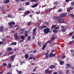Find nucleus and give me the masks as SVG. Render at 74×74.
Wrapping results in <instances>:
<instances>
[{"mask_svg": "<svg viewBox=\"0 0 74 74\" xmlns=\"http://www.w3.org/2000/svg\"><path fill=\"white\" fill-rule=\"evenodd\" d=\"M9 26H10V29L11 28H12L13 27V26L12 25H15V23H14V21H12L11 22H9L8 23Z\"/></svg>", "mask_w": 74, "mask_h": 74, "instance_id": "f257e3e1", "label": "nucleus"}, {"mask_svg": "<svg viewBox=\"0 0 74 74\" xmlns=\"http://www.w3.org/2000/svg\"><path fill=\"white\" fill-rule=\"evenodd\" d=\"M50 29L48 28H47L44 29V32L45 34H48L49 32Z\"/></svg>", "mask_w": 74, "mask_h": 74, "instance_id": "f03ea898", "label": "nucleus"}, {"mask_svg": "<svg viewBox=\"0 0 74 74\" xmlns=\"http://www.w3.org/2000/svg\"><path fill=\"white\" fill-rule=\"evenodd\" d=\"M20 38L22 40L20 41H19L20 42H22L24 40H25V37L23 35H22L21 36H20Z\"/></svg>", "mask_w": 74, "mask_h": 74, "instance_id": "7ed1b4c3", "label": "nucleus"}, {"mask_svg": "<svg viewBox=\"0 0 74 74\" xmlns=\"http://www.w3.org/2000/svg\"><path fill=\"white\" fill-rule=\"evenodd\" d=\"M14 36L16 40H19V37L18 36L17 33H15L14 34Z\"/></svg>", "mask_w": 74, "mask_h": 74, "instance_id": "20e7f679", "label": "nucleus"}, {"mask_svg": "<svg viewBox=\"0 0 74 74\" xmlns=\"http://www.w3.org/2000/svg\"><path fill=\"white\" fill-rule=\"evenodd\" d=\"M16 56L15 55H12L10 56V60L11 62H13L14 60V59L15 58Z\"/></svg>", "mask_w": 74, "mask_h": 74, "instance_id": "39448f33", "label": "nucleus"}, {"mask_svg": "<svg viewBox=\"0 0 74 74\" xmlns=\"http://www.w3.org/2000/svg\"><path fill=\"white\" fill-rule=\"evenodd\" d=\"M45 73L46 74H47V73H48V74H51L52 73V71L48 70V69H46L45 70Z\"/></svg>", "mask_w": 74, "mask_h": 74, "instance_id": "423d86ee", "label": "nucleus"}, {"mask_svg": "<svg viewBox=\"0 0 74 74\" xmlns=\"http://www.w3.org/2000/svg\"><path fill=\"white\" fill-rule=\"evenodd\" d=\"M61 28H62L61 29V32H66V29L64 28V27L63 26H61Z\"/></svg>", "mask_w": 74, "mask_h": 74, "instance_id": "0eeeda50", "label": "nucleus"}, {"mask_svg": "<svg viewBox=\"0 0 74 74\" xmlns=\"http://www.w3.org/2000/svg\"><path fill=\"white\" fill-rule=\"evenodd\" d=\"M65 16H66V14L64 13H63L60 15V17H61V18H63V17H65Z\"/></svg>", "mask_w": 74, "mask_h": 74, "instance_id": "6e6552de", "label": "nucleus"}, {"mask_svg": "<svg viewBox=\"0 0 74 74\" xmlns=\"http://www.w3.org/2000/svg\"><path fill=\"white\" fill-rule=\"evenodd\" d=\"M45 28H47V26L45 25H44L43 26H40L39 27V29L40 30H42L43 29H45Z\"/></svg>", "mask_w": 74, "mask_h": 74, "instance_id": "1a4fd4ad", "label": "nucleus"}, {"mask_svg": "<svg viewBox=\"0 0 74 74\" xmlns=\"http://www.w3.org/2000/svg\"><path fill=\"white\" fill-rule=\"evenodd\" d=\"M47 46V44L45 43L43 45L42 47V50H44L45 49L46 47Z\"/></svg>", "mask_w": 74, "mask_h": 74, "instance_id": "9d476101", "label": "nucleus"}, {"mask_svg": "<svg viewBox=\"0 0 74 74\" xmlns=\"http://www.w3.org/2000/svg\"><path fill=\"white\" fill-rule=\"evenodd\" d=\"M58 22L59 23H64V20L63 19H59L58 20Z\"/></svg>", "mask_w": 74, "mask_h": 74, "instance_id": "9b49d317", "label": "nucleus"}, {"mask_svg": "<svg viewBox=\"0 0 74 74\" xmlns=\"http://www.w3.org/2000/svg\"><path fill=\"white\" fill-rule=\"evenodd\" d=\"M25 32V29H21L19 30V33L20 34H23Z\"/></svg>", "mask_w": 74, "mask_h": 74, "instance_id": "f8f14e48", "label": "nucleus"}, {"mask_svg": "<svg viewBox=\"0 0 74 74\" xmlns=\"http://www.w3.org/2000/svg\"><path fill=\"white\" fill-rule=\"evenodd\" d=\"M50 58H52V57H55V54H53L52 53H50L49 56Z\"/></svg>", "mask_w": 74, "mask_h": 74, "instance_id": "ddd939ff", "label": "nucleus"}, {"mask_svg": "<svg viewBox=\"0 0 74 74\" xmlns=\"http://www.w3.org/2000/svg\"><path fill=\"white\" fill-rule=\"evenodd\" d=\"M73 9V7L71 6L69 7L68 9H67V11L68 12H70V10H72Z\"/></svg>", "mask_w": 74, "mask_h": 74, "instance_id": "4468645a", "label": "nucleus"}, {"mask_svg": "<svg viewBox=\"0 0 74 74\" xmlns=\"http://www.w3.org/2000/svg\"><path fill=\"white\" fill-rule=\"evenodd\" d=\"M53 19H56V20H58V19H60V17L59 16H54L53 17Z\"/></svg>", "mask_w": 74, "mask_h": 74, "instance_id": "2eb2a0df", "label": "nucleus"}, {"mask_svg": "<svg viewBox=\"0 0 74 74\" xmlns=\"http://www.w3.org/2000/svg\"><path fill=\"white\" fill-rule=\"evenodd\" d=\"M55 65H51L50 66L49 68L50 69H54V68H55Z\"/></svg>", "mask_w": 74, "mask_h": 74, "instance_id": "dca6fc26", "label": "nucleus"}, {"mask_svg": "<svg viewBox=\"0 0 74 74\" xmlns=\"http://www.w3.org/2000/svg\"><path fill=\"white\" fill-rule=\"evenodd\" d=\"M3 28H4V27L3 25H1L0 27V31L1 32H3Z\"/></svg>", "mask_w": 74, "mask_h": 74, "instance_id": "f3484780", "label": "nucleus"}, {"mask_svg": "<svg viewBox=\"0 0 74 74\" xmlns=\"http://www.w3.org/2000/svg\"><path fill=\"white\" fill-rule=\"evenodd\" d=\"M34 57L33 56H29V58H28V60H31L32 59H33V58H34Z\"/></svg>", "mask_w": 74, "mask_h": 74, "instance_id": "a211bd4d", "label": "nucleus"}, {"mask_svg": "<svg viewBox=\"0 0 74 74\" xmlns=\"http://www.w3.org/2000/svg\"><path fill=\"white\" fill-rule=\"evenodd\" d=\"M38 6V4L36 3L32 6V8H35Z\"/></svg>", "mask_w": 74, "mask_h": 74, "instance_id": "6ab92c4d", "label": "nucleus"}, {"mask_svg": "<svg viewBox=\"0 0 74 74\" xmlns=\"http://www.w3.org/2000/svg\"><path fill=\"white\" fill-rule=\"evenodd\" d=\"M7 51H12V49L10 47L8 48L7 49Z\"/></svg>", "mask_w": 74, "mask_h": 74, "instance_id": "aec40b11", "label": "nucleus"}, {"mask_svg": "<svg viewBox=\"0 0 74 74\" xmlns=\"http://www.w3.org/2000/svg\"><path fill=\"white\" fill-rule=\"evenodd\" d=\"M30 11L27 10L24 12V14H29V13H30Z\"/></svg>", "mask_w": 74, "mask_h": 74, "instance_id": "412c9836", "label": "nucleus"}, {"mask_svg": "<svg viewBox=\"0 0 74 74\" xmlns=\"http://www.w3.org/2000/svg\"><path fill=\"white\" fill-rule=\"evenodd\" d=\"M24 10H25V8L24 7H23V8H19L18 10V11H24Z\"/></svg>", "mask_w": 74, "mask_h": 74, "instance_id": "4be33fe9", "label": "nucleus"}, {"mask_svg": "<svg viewBox=\"0 0 74 74\" xmlns=\"http://www.w3.org/2000/svg\"><path fill=\"white\" fill-rule=\"evenodd\" d=\"M49 53H46V54L45 58L46 59H48V58H49Z\"/></svg>", "mask_w": 74, "mask_h": 74, "instance_id": "5701e85b", "label": "nucleus"}, {"mask_svg": "<svg viewBox=\"0 0 74 74\" xmlns=\"http://www.w3.org/2000/svg\"><path fill=\"white\" fill-rule=\"evenodd\" d=\"M25 59H27L29 58V55L28 54L26 53L25 54Z\"/></svg>", "mask_w": 74, "mask_h": 74, "instance_id": "b1692460", "label": "nucleus"}, {"mask_svg": "<svg viewBox=\"0 0 74 74\" xmlns=\"http://www.w3.org/2000/svg\"><path fill=\"white\" fill-rule=\"evenodd\" d=\"M12 65H11V64L9 63L8 64V65L7 68L8 69L9 68H10L11 67H12Z\"/></svg>", "mask_w": 74, "mask_h": 74, "instance_id": "393cba45", "label": "nucleus"}, {"mask_svg": "<svg viewBox=\"0 0 74 74\" xmlns=\"http://www.w3.org/2000/svg\"><path fill=\"white\" fill-rule=\"evenodd\" d=\"M64 63V61H60V65H63Z\"/></svg>", "mask_w": 74, "mask_h": 74, "instance_id": "a878e982", "label": "nucleus"}, {"mask_svg": "<svg viewBox=\"0 0 74 74\" xmlns=\"http://www.w3.org/2000/svg\"><path fill=\"white\" fill-rule=\"evenodd\" d=\"M66 66L67 67H68V68H70V64H66Z\"/></svg>", "mask_w": 74, "mask_h": 74, "instance_id": "bb28decb", "label": "nucleus"}, {"mask_svg": "<svg viewBox=\"0 0 74 74\" xmlns=\"http://www.w3.org/2000/svg\"><path fill=\"white\" fill-rule=\"evenodd\" d=\"M55 40V37H53V36L51 38V40L52 41H54Z\"/></svg>", "mask_w": 74, "mask_h": 74, "instance_id": "cd10ccee", "label": "nucleus"}, {"mask_svg": "<svg viewBox=\"0 0 74 74\" xmlns=\"http://www.w3.org/2000/svg\"><path fill=\"white\" fill-rule=\"evenodd\" d=\"M73 32H71L69 34V37H71V36H72L73 35Z\"/></svg>", "mask_w": 74, "mask_h": 74, "instance_id": "c85d7f7f", "label": "nucleus"}, {"mask_svg": "<svg viewBox=\"0 0 74 74\" xmlns=\"http://www.w3.org/2000/svg\"><path fill=\"white\" fill-rule=\"evenodd\" d=\"M9 2H10L9 0H6L5 1H4V3L5 4H7L9 3Z\"/></svg>", "mask_w": 74, "mask_h": 74, "instance_id": "c756f323", "label": "nucleus"}, {"mask_svg": "<svg viewBox=\"0 0 74 74\" xmlns=\"http://www.w3.org/2000/svg\"><path fill=\"white\" fill-rule=\"evenodd\" d=\"M16 71H17V72L18 74H21L22 73V71H18V70H16Z\"/></svg>", "mask_w": 74, "mask_h": 74, "instance_id": "7c9ffc66", "label": "nucleus"}, {"mask_svg": "<svg viewBox=\"0 0 74 74\" xmlns=\"http://www.w3.org/2000/svg\"><path fill=\"white\" fill-rule=\"evenodd\" d=\"M46 44H48V43H49V44H52V42H51V41H49V40H48V41H47V42H46Z\"/></svg>", "mask_w": 74, "mask_h": 74, "instance_id": "2f4dec72", "label": "nucleus"}, {"mask_svg": "<svg viewBox=\"0 0 74 74\" xmlns=\"http://www.w3.org/2000/svg\"><path fill=\"white\" fill-rule=\"evenodd\" d=\"M38 45H40V47H41V42L40 41H38Z\"/></svg>", "mask_w": 74, "mask_h": 74, "instance_id": "473e14b6", "label": "nucleus"}, {"mask_svg": "<svg viewBox=\"0 0 74 74\" xmlns=\"http://www.w3.org/2000/svg\"><path fill=\"white\" fill-rule=\"evenodd\" d=\"M32 24V22L30 21L28 23L27 26H29Z\"/></svg>", "mask_w": 74, "mask_h": 74, "instance_id": "72a5a7b5", "label": "nucleus"}, {"mask_svg": "<svg viewBox=\"0 0 74 74\" xmlns=\"http://www.w3.org/2000/svg\"><path fill=\"white\" fill-rule=\"evenodd\" d=\"M13 53H14V52H13V51H12L10 52L9 53V55H12V54H13Z\"/></svg>", "mask_w": 74, "mask_h": 74, "instance_id": "f704fd0d", "label": "nucleus"}, {"mask_svg": "<svg viewBox=\"0 0 74 74\" xmlns=\"http://www.w3.org/2000/svg\"><path fill=\"white\" fill-rule=\"evenodd\" d=\"M56 27V25H53L51 27V29H54V28H55V27Z\"/></svg>", "mask_w": 74, "mask_h": 74, "instance_id": "c9c22d12", "label": "nucleus"}, {"mask_svg": "<svg viewBox=\"0 0 74 74\" xmlns=\"http://www.w3.org/2000/svg\"><path fill=\"white\" fill-rule=\"evenodd\" d=\"M74 42V41H73L70 42L68 43L69 45H71L72 44V43Z\"/></svg>", "mask_w": 74, "mask_h": 74, "instance_id": "e433bc0d", "label": "nucleus"}, {"mask_svg": "<svg viewBox=\"0 0 74 74\" xmlns=\"http://www.w3.org/2000/svg\"><path fill=\"white\" fill-rule=\"evenodd\" d=\"M31 38V37L30 36H28L27 37V40L28 41H30V39Z\"/></svg>", "mask_w": 74, "mask_h": 74, "instance_id": "4c0bfd02", "label": "nucleus"}, {"mask_svg": "<svg viewBox=\"0 0 74 74\" xmlns=\"http://www.w3.org/2000/svg\"><path fill=\"white\" fill-rule=\"evenodd\" d=\"M4 44V42L3 41H0V45H2V44Z\"/></svg>", "mask_w": 74, "mask_h": 74, "instance_id": "58836bf2", "label": "nucleus"}, {"mask_svg": "<svg viewBox=\"0 0 74 74\" xmlns=\"http://www.w3.org/2000/svg\"><path fill=\"white\" fill-rule=\"evenodd\" d=\"M33 33H36V28H35L33 29Z\"/></svg>", "mask_w": 74, "mask_h": 74, "instance_id": "ea45409f", "label": "nucleus"}, {"mask_svg": "<svg viewBox=\"0 0 74 74\" xmlns=\"http://www.w3.org/2000/svg\"><path fill=\"white\" fill-rule=\"evenodd\" d=\"M25 4L27 5H29L30 4V3L29 2H26Z\"/></svg>", "mask_w": 74, "mask_h": 74, "instance_id": "a19ab883", "label": "nucleus"}, {"mask_svg": "<svg viewBox=\"0 0 74 74\" xmlns=\"http://www.w3.org/2000/svg\"><path fill=\"white\" fill-rule=\"evenodd\" d=\"M69 15H70V16H71L72 17V18H74V15H73V14H70Z\"/></svg>", "mask_w": 74, "mask_h": 74, "instance_id": "79ce46f5", "label": "nucleus"}, {"mask_svg": "<svg viewBox=\"0 0 74 74\" xmlns=\"http://www.w3.org/2000/svg\"><path fill=\"white\" fill-rule=\"evenodd\" d=\"M31 1L32 2H36V1H37V0H31Z\"/></svg>", "mask_w": 74, "mask_h": 74, "instance_id": "37998d69", "label": "nucleus"}, {"mask_svg": "<svg viewBox=\"0 0 74 74\" xmlns=\"http://www.w3.org/2000/svg\"><path fill=\"white\" fill-rule=\"evenodd\" d=\"M69 71H70V70H68L66 72V74H69Z\"/></svg>", "mask_w": 74, "mask_h": 74, "instance_id": "c03bdc74", "label": "nucleus"}, {"mask_svg": "<svg viewBox=\"0 0 74 74\" xmlns=\"http://www.w3.org/2000/svg\"><path fill=\"white\" fill-rule=\"evenodd\" d=\"M24 36L25 37H26L28 36V34H25Z\"/></svg>", "mask_w": 74, "mask_h": 74, "instance_id": "a18cd8bd", "label": "nucleus"}, {"mask_svg": "<svg viewBox=\"0 0 74 74\" xmlns=\"http://www.w3.org/2000/svg\"><path fill=\"white\" fill-rule=\"evenodd\" d=\"M62 11V10L61 9H60L59 10H58V12H61Z\"/></svg>", "mask_w": 74, "mask_h": 74, "instance_id": "49530a36", "label": "nucleus"}, {"mask_svg": "<svg viewBox=\"0 0 74 74\" xmlns=\"http://www.w3.org/2000/svg\"><path fill=\"white\" fill-rule=\"evenodd\" d=\"M8 18H12V16L10 14H9L8 16Z\"/></svg>", "mask_w": 74, "mask_h": 74, "instance_id": "de8ad7c7", "label": "nucleus"}, {"mask_svg": "<svg viewBox=\"0 0 74 74\" xmlns=\"http://www.w3.org/2000/svg\"><path fill=\"white\" fill-rule=\"evenodd\" d=\"M37 67L36 66L34 70H33V71H36V69H37Z\"/></svg>", "mask_w": 74, "mask_h": 74, "instance_id": "09e8293b", "label": "nucleus"}, {"mask_svg": "<svg viewBox=\"0 0 74 74\" xmlns=\"http://www.w3.org/2000/svg\"><path fill=\"white\" fill-rule=\"evenodd\" d=\"M53 32L54 33H57V32H58V30H53Z\"/></svg>", "mask_w": 74, "mask_h": 74, "instance_id": "8fccbe9b", "label": "nucleus"}, {"mask_svg": "<svg viewBox=\"0 0 74 74\" xmlns=\"http://www.w3.org/2000/svg\"><path fill=\"white\" fill-rule=\"evenodd\" d=\"M35 35H36V33L35 32H34V33L32 34V35L33 36V37H35Z\"/></svg>", "mask_w": 74, "mask_h": 74, "instance_id": "3c124183", "label": "nucleus"}, {"mask_svg": "<svg viewBox=\"0 0 74 74\" xmlns=\"http://www.w3.org/2000/svg\"><path fill=\"white\" fill-rule=\"evenodd\" d=\"M66 58V56L64 55H63L62 56V59H64Z\"/></svg>", "mask_w": 74, "mask_h": 74, "instance_id": "603ef678", "label": "nucleus"}, {"mask_svg": "<svg viewBox=\"0 0 74 74\" xmlns=\"http://www.w3.org/2000/svg\"><path fill=\"white\" fill-rule=\"evenodd\" d=\"M71 5H72V6H73V5H74V2H72L71 3Z\"/></svg>", "mask_w": 74, "mask_h": 74, "instance_id": "864d4df0", "label": "nucleus"}, {"mask_svg": "<svg viewBox=\"0 0 74 74\" xmlns=\"http://www.w3.org/2000/svg\"><path fill=\"white\" fill-rule=\"evenodd\" d=\"M51 53H53V52H55V51H54L52 49L51 50Z\"/></svg>", "mask_w": 74, "mask_h": 74, "instance_id": "5fc2aeb1", "label": "nucleus"}, {"mask_svg": "<svg viewBox=\"0 0 74 74\" xmlns=\"http://www.w3.org/2000/svg\"><path fill=\"white\" fill-rule=\"evenodd\" d=\"M2 41H5V38H3V39Z\"/></svg>", "mask_w": 74, "mask_h": 74, "instance_id": "6e6d98bb", "label": "nucleus"}, {"mask_svg": "<svg viewBox=\"0 0 74 74\" xmlns=\"http://www.w3.org/2000/svg\"><path fill=\"white\" fill-rule=\"evenodd\" d=\"M58 73L59 74H62V71H60Z\"/></svg>", "mask_w": 74, "mask_h": 74, "instance_id": "4d7b16f0", "label": "nucleus"}, {"mask_svg": "<svg viewBox=\"0 0 74 74\" xmlns=\"http://www.w3.org/2000/svg\"><path fill=\"white\" fill-rule=\"evenodd\" d=\"M13 45H16V42H13Z\"/></svg>", "mask_w": 74, "mask_h": 74, "instance_id": "13d9d810", "label": "nucleus"}, {"mask_svg": "<svg viewBox=\"0 0 74 74\" xmlns=\"http://www.w3.org/2000/svg\"><path fill=\"white\" fill-rule=\"evenodd\" d=\"M57 4H58V2L57 1L54 3V4H55V5H56Z\"/></svg>", "mask_w": 74, "mask_h": 74, "instance_id": "bf43d9fd", "label": "nucleus"}, {"mask_svg": "<svg viewBox=\"0 0 74 74\" xmlns=\"http://www.w3.org/2000/svg\"><path fill=\"white\" fill-rule=\"evenodd\" d=\"M7 65V64L6 63H3V66H6Z\"/></svg>", "mask_w": 74, "mask_h": 74, "instance_id": "052dcab7", "label": "nucleus"}, {"mask_svg": "<svg viewBox=\"0 0 74 74\" xmlns=\"http://www.w3.org/2000/svg\"><path fill=\"white\" fill-rule=\"evenodd\" d=\"M28 33V32L27 31H25V34H27V33Z\"/></svg>", "mask_w": 74, "mask_h": 74, "instance_id": "680f3d73", "label": "nucleus"}, {"mask_svg": "<svg viewBox=\"0 0 74 74\" xmlns=\"http://www.w3.org/2000/svg\"><path fill=\"white\" fill-rule=\"evenodd\" d=\"M6 38H10V36H6Z\"/></svg>", "mask_w": 74, "mask_h": 74, "instance_id": "e2e57ef3", "label": "nucleus"}, {"mask_svg": "<svg viewBox=\"0 0 74 74\" xmlns=\"http://www.w3.org/2000/svg\"><path fill=\"white\" fill-rule=\"evenodd\" d=\"M31 65L32 66H34V65H35V63H32L31 64Z\"/></svg>", "mask_w": 74, "mask_h": 74, "instance_id": "0e129e2a", "label": "nucleus"}, {"mask_svg": "<svg viewBox=\"0 0 74 74\" xmlns=\"http://www.w3.org/2000/svg\"><path fill=\"white\" fill-rule=\"evenodd\" d=\"M72 39H74V34H73V35L72 36Z\"/></svg>", "mask_w": 74, "mask_h": 74, "instance_id": "69168bd1", "label": "nucleus"}, {"mask_svg": "<svg viewBox=\"0 0 74 74\" xmlns=\"http://www.w3.org/2000/svg\"><path fill=\"white\" fill-rule=\"evenodd\" d=\"M5 7H2L1 8L2 10H5Z\"/></svg>", "mask_w": 74, "mask_h": 74, "instance_id": "338daca9", "label": "nucleus"}, {"mask_svg": "<svg viewBox=\"0 0 74 74\" xmlns=\"http://www.w3.org/2000/svg\"><path fill=\"white\" fill-rule=\"evenodd\" d=\"M3 71H1L0 72V74H3Z\"/></svg>", "mask_w": 74, "mask_h": 74, "instance_id": "774afa93", "label": "nucleus"}]
</instances>
